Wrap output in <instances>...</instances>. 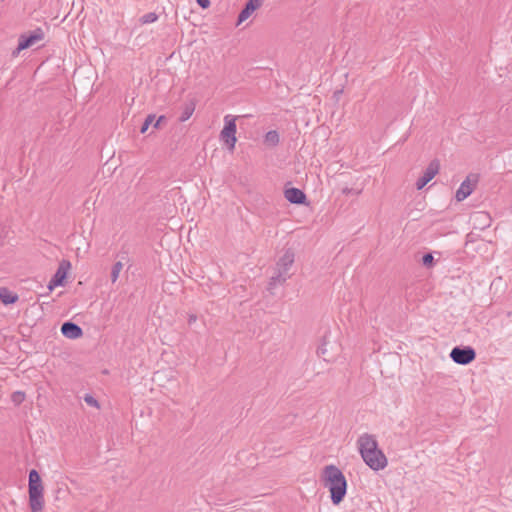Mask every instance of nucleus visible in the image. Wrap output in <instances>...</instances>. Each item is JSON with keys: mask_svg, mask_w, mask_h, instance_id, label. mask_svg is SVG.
Listing matches in <instances>:
<instances>
[{"mask_svg": "<svg viewBox=\"0 0 512 512\" xmlns=\"http://www.w3.org/2000/svg\"><path fill=\"white\" fill-rule=\"evenodd\" d=\"M263 4V0H249L238 16L237 25L246 21Z\"/></svg>", "mask_w": 512, "mask_h": 512, "instance_id": "obj_9", "label": "nucleus"}, {"mask_svg": "<svg viewBox=\"0 0 512 512\" xmlns=\"http://www.w3.org/2000/svg\"><path fill=\"white\" fill-rule=\"evenodd\" d=\"M61 332L69 339H78L83 334L82 329L72 322H65L61 327Z\"/></svg>", "mask_w": 512, "mask_h": 512, "instance_id": "obj_10", "label": "nucleus"}, {"mask_svg": "<svg viewBox=\"0 0 512 512\" xmlns=\"http://www.w3.org/2000/svg\"><path fill=\"white\" fill-rule=\"evenodd\" d=\"M478 183V177L475 174H470L466 177V179L460 184L459 188L456 191L455 198L458 202L465 200L468 196H470L475 190Z\"/></svg>", "mask_w": 512, "mask_h": 512, "instance_id": "obj_6", "label": "nucleus"}, {"mask_svg": "<svg viewBox=\"0 0 512 512\" xmlns=\"http://www.w3.org/2000/svg\"><path fill=\"white\" fill-rule=\"evenodd\" d=\"M70 268H71V264L69 261H66V260L61 261L56 273L49 281L48 289L53 290L55 287L63 286L64 281L67 277V274H68V271L70 270Z\"/></svg>", "mask_w": 512, "mask_h": 512, "instance_id": "obj_7", "label": "nucleus"}, {"mask_svg": "<svg viewBox=\"0 0 512 512\" xmlns=\"http://www.w3.org/2000/svg\"><path fill=\"white\" fill-rule=\"evenodd\" d=\"M32 45V33L21 35L17 48L12 52V56L16 57L19 53Z\"/></svg>", "mask_w": 512, "mask_h": 512, "instance_id": "obj_12", "label": "nucleus"}, {"mask_svg": "<svg viewBox=\"0 0 512 512\" xmlns=\"http://www.w3.org/2000/svg\"><path fill=\"white\" fill-rule=\"evenodd\" d=\"M197 4L201 7V8H208L210 6V0H196Z\"/></svg>", "mask_w": 512, "mask_h": 512, "instance_id": "obj_26", "label": "nucleus"}, {"mask_svg": "<svg viewBox=\"0 0 512 512\" xmlns=\"http://www.w3.org/2000/svg\"><path fill=\"white\" fill-rule=\"evenodd\" d=\"M324 486L331 493L332 503L338 505L346 495L347 482L342 471L334 465L326 466L323 471Z\"/></svg>", "mask_w": 512, "mask_h": 512, "instance_id": "obj_2", "label": "nucleus"}, {"mask_svg": "<svg viewBox=\"0 0 512 512\" xmlns=\"http://www.w3.org/2000/svg\"><path fill=\"white\" fill-rule=\"evenodd\" d=\"M84 401L89 406L95 407L97 409L100 408L98 401L92 395L86 394L84 396Z\"/></svg>", "mask_w": 512, "mask_h": 512, "instance_id": "obj_23", "label": "nucleus"}, {"mask_svg": "<svg viewBox=\"0 0 512 512\" xmlns=\"http://www.w3.org/2000/svg\"><path fill=\"white\" fill-rule=\"evenodd\" d=\"M122 269H123V264L120 261L116 262L113 265L112 271H111V280H112L113 283L117 281V279L119 277V274L122 271Z\"/></svg>", "mask_w": 512, "mask_h": 512, "instance_id": "obj_19", "label": "nucleus"}, {"mask_svg": "<svg viewBox=\"0 0 512 512\" xmlns=\"http://www.w3.org/2000/svg\"><path fill=\"white\" fill-rule=\"evenodd\" d=\"M361 193V190H358V191H355V194H360Z\"/></svg>", "mask_w": 512, "mask_h": 512, "instance_id": "obj_31", "label": "nucleus"}, {"mask_svg": "<svg viewBox=\"0 0 512 512\" xmlns=\"http://www.w3.org/2000/svg\"><path fill=\"white\" fill-rule=\"evenodd\" d=\"M36 479V498H44V487L41 478L36 470H34V480Z\"/></svg>", "mask_w": 512, "mask_h": 512, "instance_id": "obj_16", "label": "nucleus"}, {"mask_svg": "<svg viewBox=\"0 0 512 512\" xmlns=\"http://www.w3.org/2000/svg\"><path fill=\"white\" fill-rule=\"evenodd\" d=\"M196 320H197V316H196L195 314H191V315H189V317H188V323H189L190 325H191V324H193V323H195V322H196Z\"/></svg>", "mask_w": 512, "mask_h": 512, "instance_id": "obj_29", "label": "nucleus"}, {"mask_svg": "<svg viewBox=\"0 0 512 512\" xmlns=\"http://www.w3.org/2000/svg\"><path fill=\"white\" fill-rule=\"evenodd\" d=\"M28 501L32 507V470L28 473Z\"/></svg>", "mask_w": 512, "mask_h": 512, "instance_id": "obj_24", "label": "nucleus"}, {"mask_svg": "<svg viewBox=\"0 0 512 512\" xmlns=\"http://www.w3.org/2000/svg\"><path fill=\"white\" fill-rule=\"evenodd\" d=\"M433 260H434L433 255H432V254H430V253L425 254V255L423 256V259H422L423 264H424L425 266H430V265H432Z\"/></svg>", "mask_w": 512, "mask_h": 512, "instance_id": "obj_25", "label": "nucleus"}, {"mask_svg": "<svg viewBox=\"0 0 512 512\" xmlns=\"http://www.w3.org/2000/svg\"><path fill=\"white\" fill-rule=\"evenodd\" d=\"M158 15L154 12H149L140 17L139 21L141 24H150L156 22Z\"/></svg>", "mask_w": 512, "mask_h": 512, "instance_id": "obj_18", "label": "nucleus"}, {"mask_svg": "<svg viewBox=\"0 0 512 512\" xmlns=\"http://www.w3.org/2000/svg\"><path fill=\"white\" fill-rule=\"evenodd\" d=\"M11 400L15 405L21 404L25 400V393L22 391H16L11 395Z\"/></svg>", "mask_w": 512, "mask_h": 512, "instance_id": "obj_21", "label": "nucleus"}, {"mask_svg": "<svg viewBox=\"0 0 512 512\" xmlns=\"http://www.w3.org/2000/svg\"><path fill=\"white\" fill-rule=\"evenodd\" d=\"M45 31H48V27L45 25V28H41V27H38V28H34V45L40 41V40H43L44 39V36H45Z\"/></svg>", "mask_w": 512, "mask_h": 512, "instance_id": "obj_20", "label": "nucleus"}, {"mask_svg": "<svg viewBox=\"0 0 512 512\" xmlns=\"http://www.w3.org/2000/svg\"><path fill=\"white\" fill-rule=\"evenodd\" d=\"M357 447L363 461L370 469L380 471L387 467V457L378 448V442L374 435L368 433L360 435L357 440Z\"/></svg>", "mask_w": 512, "mask_h": 512, "instance_id": "obj_1", "label": "nucleus"}, {"mask_svg": "<svg viewBox=\"0 0 512 512\" xmlns=\"http://www.w3.org/2000/svg\"><path fill=\"white\" fill-rule=\"evenodd\" d=\"M451 359L460 365H467L476 358L475 350L470 347H454L450 352Z\"/></svg>", "mask_w": 512, "mask_h": 512, "instance_id": "obj_5", "label": "nucleus"}, {"mask_svg": "<svg viewBox=\"0 0 512 512\" xmlns=\"http://www.w3.org/2000/svg\"><path fill=\"white\" fill-rule=\"evenodd\" d=\"M326 351H327V350H326V348L324 347V345H322V346H320V347L318 348L317 353H318V355H320V356H325Z\"/></svg>", "mask_w": 512, "mask_h": 512, "instance_id": "obj_28", "label": "nucleus"}, {"mask_svg": "<svg viewBox=\"0 0 512 512\" xmlns=\"http://www.w3.org/2000/svg\"><path fill=\"white\" fill-rule=\"evenodd\" d=\"M294 260L295 254L293 250H285L284 253L279 257L276 263L274 274L270 278V288L285 283L286 280L291 277V273H289V271L294 263Z\"/></svg>", "mask_w": 512, "mask_h": 512, "instance_id": "obj_3", "label": "nucleus"}, {"mask_svg": "<svg viewBox=\"0 0 512 512\" xmlns=\"http://www.w3.org/2000/svg\"><path fill=\"white\" fill-rule=\"evenodd\" d=\"M440 164L438 160H433L429 163L423 175L417 180L416 188L421 190L429 183L439 172Z\"/></svg>", "mask_w": 512, "mask_h": 512, "instance_id": "obj_8", "label": "nucleus"}, {"mask_svg": "<svg viewBox=\"0 0 512 512\" xmlns=\"http://www.w3.org/2000/svg\"><path fill=\"white\" fill-rule=\"evenodd\" d=\"M285 198L293 204H303L306 200L304 192L298 188H288L284 192Z\"/></svg>", "mask_w": 512, "mask_h": 512, "instance_id": "obj_11", "label": "nucleus"}, {"mask_svg": "<svg viewBox=\"0 0 512 512\" xmlns=\"http://www.w3.org/2000/svg\"><path fill=\"white\" fill-rule=\"evenodd\" d=\"M264 141L270 146H276L279 143V134L274 130L269 131L266 133Z\"/></svg>", "mask_w": 512, "mask_h": 512, "instance_id": "obj_15", "label": "nucleus"}, {"mask_svg": "<svg viewBox=\"0 0 512 512\" xmlns=\"http://www.w3.org/2000/svg\"><path fill=\"white\" fill-rule=\"evenodd\" d=\"M154 120H155V115H152V114L148 115L141 127V130H140L141 133H145L148 130L149 126L153 124Z\"/></svg>", "mask_w": 512, "mask_h": 512, "instance_id": "obj_22", "label": "nucleus"}, {"mask_svg": "<svg viewBox=\"0 0 512 512\" xmlns=\"http://www.w3.org/2000/svg\"><path fill=\"white\" fill-rule=\"evenodd\" d=\"M195 111V104L193 102L184 105L179 120L181 122L187 121Z\"/></svg>", "mask_w": 512, "mask_h": 512, "instance_id": "obj_14", "label": "nucleus"}, {"mask_svg": "<svg viewBox=\"0 0 512 512\" xmlns=\"http://www.w3.org/2000/svg\"><path fill=\"white\" fill-rule=\"evenodd\" d=\"M44 498H36V479L34 480V512H41L44 507Z\"/></svg>", "mask_w": 512, "mask_h": 512, "instance_id": "obj_17", "label": "nucleus"}, {"mask_svg": "<svg viewBox=\"0 0 512 512\" xmlns=\"http://www.w3.org/2000/svg\"><path fill=\"white\" fill-rule=\"evenodd\" d=\"M164 120H165V116H160V117H158V119L154 120V122H153V127H154L155 129H158V128L160 127L161 123H162Z\"/></svg>", "mask_w": 512, "mask_h": 512, "instance_id": "obj_27", "label": "nucleus"}, {"mask_svg": "<svg viewBox=\"0 0 512 512\" xmlns=\"http://www.w3.org/2000/svg\"><path fill=\"white\" fill-rule=\"evenodd\" d=\"M18 299V296L10 291L8 288L2 287L0 288V300L5 305L15 303Z\"/></svg>", "mask_w": 512, "mask_h": 512, "instance_id": "obj_13", "label": "nucleus"}, {"mask_svg": "<svg viewBox=\"0 0 512 512\" xmlns=\"http://www.w3.org/2000/svg\"><path fill=\"white\" fill-rule=\"evenodd\" d=\"M351 192H352V189H349V188H345V189H343V193H344V194H349V193H351Z\"/></svg>", "mask_w": 512, "mask_h": 512, "instance_id": "obj_30", "label": "nucleus"}, {"mask_svg": "<svg viewBox=\"0 0 512 512\" xmlns=\"http://www.w3.org/2000/svg\"><path fill=\"white\" fill-rule=\"evenodd\" d=\"M236 117L226 115L224 117V127L220 133V139L227 145L229 150L233 151L236 144Z\"/></svg>", "mask_w": 512, "mask_h": 512, "instance_id": "obj_4", "label": "nucleus"}]
</instances>
